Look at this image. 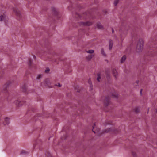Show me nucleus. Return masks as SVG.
<instances>
[{
	"label": "nucleus",
	"instance_id": "nucleus-1",
	"mask_svg": "<svg viewBox=\"0 0 157 157\" xmlns=\"http://www.w3.org/2000/svg\"><path fill=\"white\" fill-rule=\"evenodd\" d=\"M143 41L142 40H139L137 42L136 51L137 52H139L143 50Z\"/></svg>",
	"mask_w": 157,
	"mask_h": 157
},
{
	"label": "nucleus",
	"instance_id": "nucleus-2",
	"mask_svg": "<svg viewBox=\"0 0 157 157\" xmlns=\"http://www.w3.org/2000/svg\"><path fill=\"white\" fill-rule=\"evenodd\" d=\"M8 18L4 14L1 15L0 16V21H3L6 23L8 21Z\"/></svg>",
	"mask_w": 157,
	"mask_h": 157
},
{
	"label": "nucleus",
	"instance_id": "nucleus-3",
	"mask_svg": "<svg viewBox=\"0 0 157 157\" xmlns=\"http://www.w3.org/2000/svg\"><path fill=\"white\" fill-rule=\"evenodd\" d=\"M13 10L16 15L17 16H20L21 13L19 10L17 8H13Z\"/></svg>",
	"mask_w": 157,
	"mask_h": 157
},
{
	"label": "nucleus",
	"instance_id": "nucleus-4",
	"mask_svg": "<svg viewBox=\"0 0 157 157\" xmlns=\"http://www.w3.org/2000/svg\"><path fill=\"white\" fill-rule=\"evenodd\" d=\"M15 103L16 105L18 107H20L22 105V102L18 100L16 101Z\"/></svg>",
	"mask_w": 157,
	"mask_h": 157
},
{
	"label": "nucleus",
	"instance_id": "nucleus-5",
	"mask_svg": "<svg viewBox=\"0 0 157 157\" xmlns=\"http://www.w3.org/2000/svg\"><path fill=\"white\" fill-rule=\"evenodd\" d=\"M94 56L93 55H88L86 56V58L87 60L89 61L91 60Z\"/></svg>",
	"mask_w": 157,
	"mask_h": 157
},
{
	"label": "nucleus",
	"instance_id": "nucleus-6",
	"mask_svg": "<svg viewBox=\"0 0 157 157\" xmlns=\"http://www.w3.org/2000/svg\"><path fill=\"white\" fill-rule=\"evenodd\" d=\"M92 24V23L90 22H82L81 25L84 26H90Z\"/></svg>",
	"mask_w": 157,
	"mask_h": 157
},
{
	"label": "nucleus",
	"instance_id": "nucleus-7",
	"mask_svg": "<svg viewBox=\"0 0 157 157\" xmlns=\"http://www.w3.org/2000/svg\"><path fill=\"white\" fill-rule=\"evenodd\" d=\"M126 59V55H124L120 59V63H123L125 61Z\"/></svg>",
	"mask_w": 157,
	"mask_h": 157
},
{
	"label": "nucleus",
	"instance_id": "nucleus-8",
	"mask_svg": "<svg viewBox=\"0 0 157 157\" xmlns=\"http://www.w3.org/2000/svg\"><path fill=\"white\" fill-rule=\"evenodd\" d=\"M109 102V98H106L104 101V104L105 106H107Z\"/></svg>",
	"mask_w": 157,
	"mask_h": 157
},
{
	"label": "nucleus",
	"instance_id": "nucleus-9",
	"mask_svg": "<svg viewBox=\"0 0 157 157\" xmlns=\"http://www.w3.org/2000/svg\"><path fill=\"white\" fill-rule=\"evenodd\" d=\"M113 76L116 78L117 76L118 75V73L117 71L115 69H113Z\"/></svg>",
	"mask_w": 157,
	"mask_h": 157
},
{
	"label": "nucleus",
	"instance_id": "nucleus-10",
	"mask_svg": "<svg viewBox=\"0 0 157 157\" xmlns=\"http://www.w3.org/2000/svg\"><path fill=\"white\" fill-rule=\"evenodd\" d=\"M96 28L99 29H101L103 28V26L99 23H97L96 25Z\"/></svg>",
	"mask_w": 157,
	"mask_h": 157
},
{
	"label": "nucleus",
	"instance_id": "nucleus-11",
	"mask_svg": "<svg viewBox=\"0 0 157 157\" xmlns=\"http://www.w3.org/2000/svg\"><path fill=\"white\" fill-rule=\"evenodd\" d=\"M140 109V107H135L133 109V111L134 112H135L136 113H138V112Z\"/></svg>",
	"mask_w": 157,
	"mask_h": 157
},
{
	"label": "nucleus",
	"instance_id": "nucleus-12",
	"mask_svg": "<svg viewBox=\"0 0 157 157\" xmlns=\"http://www.w3.org/2000/svg\"><path fill=\"white\" fill-rule=\"evenodd\" d=\"M109 49L111 50L113 46V43L112 42V40H110L109 42Z\"/></svg>",
	"mask_w": 157,
	"mask_h": 157
},
{
	"label": "nucleus",
	"instance_id": "nucleus-13",
	"mask_svg": "<svg viewBox=\"0 0 157 157\" xmlns=\"http://www.w3.org/2000/svg\"><path fill=\"white\" fill-rule=\"evenodd\" d=\"M5 121V124H8L9 123L10 119L9 118L6 117L4 119Z\"/></svg>",
	"mask_w": 157,
	"mask_h": 157
},
{
	"label": "nucleus",
	"instance_id": "nucleus-14",
	"mask_svg": "<svg viewBox=\"0 0 157 157\" xmlns=\"http://www.w3.org/2000/svg\"><path fill=\"white\" fill-rule=\"evenodd\" d=\"M101 54L102 55L106 57V54L105 53L103 49H101Z\"/></svg>",
	"mask_w": 157,
	"mask_h": 157
},
{
	"label": "nucleus",
	"instance_id": "nucleus-15",
	"mask_svg": "<svg viewBox=\"0 0 157 157\" xmlns=\"http://www.w3.org/2000/svg\"><path fill=\"white\" fill-rule=\"evenodd\" d=\"M86 52L89 54H93L94 52V50H90L88 51H86Z\"/></svg>",
	"mask_w": 157,
	"mask_h": 157
},
{
	"label": "nucleus",
	"instance_id": "nucleus-16",
	"mask_svg": "<svg viewBox=\"0 0 157 157\" xmlns=\"http://www.w3.org/2000/svg\"><path fill=\"white\" fill-rule=\"evenodd\" d=\"M119 0H115L114 2V5L115 6H116L117 3H118Z\"/></svg>",
	"mask_w": 157,
	"mask_h": 157
},
{
	"label": "nucleus",
	"instance_id": "nucleus-17",
	"mask_svg": "<svg viewBox=\"0 0 157 157\" xmlns=\"http://www.w3.org/2000/svg\"><path fill=\"white\" fill-rule=\"evenodd\" d=\"M101 78V77H100V75L99 74H98V77H97V81H98L99 82L100 81V79Z\"/></svg>",
	"mask_w": 157,
	"mask_h": 157
},
{
	"label": "nucleus",
	"instance_id": "nucleus-18",
	"mask_svg": "<svg viewBox=\"0 0 157 157\" xmlns=\"http://www.w3.org/2000/svg\"><path fill=\"white\" fill-rule=\"evenodd\" d=\"M112 96L113 98H117V94H113L112 95Z\"/></svg>",
	"mask_w": 157,
	"mask_h": 157
},
{
	"label": "nucleus",
	"instance_id": "nucleus-19",
	"mask_svg": "<svg viewBox=\"0 0 157 157\" xmlns=\"http://www.w3.org/2000/svg\"><path fill=\"white\" fill-rule=\"evenodd\" d=\"M50 71V69L49 68H47L46 70L45 71V72L46 73Z\"/></svg>",
	"mask_w": 157,
	"mask_h": 157
},
{
	"label": "nucleus",
	"instance_id": "nucleus-20",
	"mask_svg": "<svg viewBox=\"0 0 157 157\" xmlns=\"http://www.w3.org/2000/svg\"><path fill=\"white\" fill-rule=\"evenodd\" d=\"M56 86H57L59 87H61V85L59 83L58 84V85H56Z\"/></svg>",
	"mask_w": 157,
	"mask_h": 157
},
{
	"label": "nucleus",
	"instance_id": "nucleus-21",
	"mask_svg": "<svg viewBox=\"0 0 157 157\" xmlns=\"http://www.w3.org/2000/svg\"><path fill=\"white\" fill-rule=\"evenodd\" d=\"M38 78H41V75H38Z\"/></svg>",
	"mask_w": 157,
	"mask_h": 157
},
{
	"label": "nucleus",
	"instance_id": "nucleus-22",
	"mask_svg": "<svg viewBox=\"0 0 157 157\" xmlns=\"http://www.w3.org/2000/svg\"><path fill=\"white\" fill-rule=\"evenodd\" d=\"M114 30L113 29H112V32L113 33H114Z\"/></svg>",
	"mask_w": 157,
	"mask_h": 157
},
{
	"label": "nucleus",
	"instance_id": "nucleus-23",
	"mask_svg": "<svg viewBox=\"0 0 157 157\" xmlns=\"http://www.w3.org/2000/svg\"><path fill=\"white\" fill-rule=\"evenodd\" d=\"M88 82H89L90 84H91V82L90 81H88Z\"/></svg>",
	"mask_w": 157,
	"mask_h": 157
},
{
	"label": "nucleus",
	"instance_id": "nucleus-24",
	"mask_svg": "<svg viewBox=\"0 0 157 157\" xmlns=\"http://www.w3.org/2000/svg\"><path fill=\"white\" fill-rule=\"evenodd\" d=\"M142 90L141 89L140 90V93H142Z\"/></svg>",
	"mask_w": 157,
	"mask_h": 157
},
{
	"label": "nucleus",
	"instance_id": "nucleus-25",
	"mask_svg": "<svg viewBox=\"0 0 157 157\" xmlns=\"http://www.w3.org/2000/svg\"><path fill=\"white\" fill-rule=\"evenodd\" d=\"M93 132H94L95 133H96L95 132L93 131Z\"/></svg>",
	"mask_w": 157,
	"mask_h": 157
},
{
	"label": "nucleus",
	"instance_id": "nucleus-26",
	"mask_svg": "<svg viewBox=\"0 0 157 157\" xmlns=\"http://www.w3.org/2000/svg\"><path fill=\"white\" fill-rule=\"evenodd\" d=\"M156 113H157V110H156Z\"/></svg>",
	"mask_w": 157,
	"mask_h": 157
}]
</instances>
